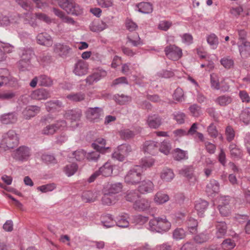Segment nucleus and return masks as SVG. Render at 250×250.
<instances>
[{"label": "nucleus", "instance_id": "1", "mask_svg": "<svg viewBox=\"0 0 250 250\" xmlns=\"http://www.w3.org/2000/svg\"><path fill=\"white\" fill-rule=\"evenodd\" d=\"M19 143L18 135L14 130H9L3 135V138L0 144V147L5 150L12 149L17 146Z\"/></svg>", "mask_w": 250, "mask_h": 250}, {"label": "nucleus", "instance_id": "2", "mask_svg": "<svg viewBox=\"0 0 250 250\" xmlns=\"http://www.w3.org/2000/svg\"><path fill=\"white\" fill-rule=\"evenodd\" d=\"M143 171L140 166H135L131 168L125 176V182L131 185L138 184L141 181Z\"/></svg>", "mask_w": 250, "mask_h": 250}, {"label": "nucleus", "instance_id": "3", "mask_svg": "<svg viewBox=\"0 0 250 250\" xmlns=\"http://www.w3.org/2000/svg\"><path fill=\"white\" fill-rule=\"evenodd\" d=\"M59 5L68 14L78 16L82 14L83 9L72 0H57Z\"/></svg>", "mask_w": 250, "mask_h": 250}, {"label": "nucleus", "instance_id": "4", "mask_svg": "<svg viewBox=\"0 0 250 250\" xmlns=\"http://www.w3.org/2000/svg\"><path fill=\"white\" fill-rule=\"evenodd\" d=\"M66 126V122L63 120H58L55 124L46 125L42 130L45 135H52L58 130H63Z\"/></svg>", "mask_w": 250, "mask_h": 250}, {"label": "nucleus", "instance_id": "5", "mask_svg": "<svg viewBox=\"0 0 250 250\" xmlns=\"http://www.w3.org/2000/svg\"><path fill=\"white\" fill-rule=\"evenodd\" d=\"M31 155L30 149L25 146H21L13 151V158L18 161H27Z\"/></svg>", "mask_w": 250, "mask_h": 250}, {"label": "nucleus", "instance_id": "6", "mask_svg": "<svg viewBox=\"0 0 250 250\" xmlns=\"http://www.w3.org/2000/svg\"><path fill=\"white\" fill-rule=\"evenodd\" d=\"M14 18L18 21V23L19 22L20 19L22 18L24 23L29 24L33 27H35L37 26L35 13L32 12V10L26 11L23 14L15 15Z\"/></svg>", "mask_w": 250, "mask_h": 250}, {"label": "nucleus", "instance_id": "7", "mask_svg": "<svg viewBox=\"0 0 250 250\" xmlns=\"http://www.w3.org/2000/svg\"><path fill=\"white\" fill-rule=\"evenodd\" d=\"M165 52L167 57L171 60L177 61L182 55V49L175 45H169L165 48Z\"/></svg>", "mask_w": 250, "mask_h": 250}, {"label": "nucleus", "instance_id": "8", "mask_svg": "<svg viewBox=\"0 0 250 250\" xmlns=\"http://www.w3.org/2000/svg\"><path fill=\"white\" fill-rule=\"evenodd\" d=\"M230 201V198L229 196L222 197L220 198L218 209L222 215L227 216L230 214L231 208Z\"/></svg>", "mask_w": 250, "mask_h": 250}, {"label": "nucleus", "instance_id": "9", "mask_svg": "<svg viewBox=\"0 0 250 250\" xmlns=\"http://www.w3.org/2000/svg\"><path fill=\"white\" fill-rule=\"evenodd\" d=\"M103 113L101 108L96 107L89 108L86 112V117L90 122H98Z\"/></svg>", "mask_w": 250, "mask_h": 250}, {"label": "nucleus", "instance_id": "10", "mask_svg": "<svg viewBox=\"0 0 250 250\" xmlns=\"http://www.w3.org/2000/svg\"><path fill=\"white\" fill-rule=\"evenodd\" d=\"M92 146L96 151L87 154L86 158L89 161H97L100 157V153H104L107 149H109V147L100 146L96 143H93Z\"/></svg>", "mask_w": 250, "mask_h": 250}, {"label": "nucleus", "instance_id": "11", "mask_svg": "<svg viewBox=\"0 0 250 250\" xmlns=\"http://www.w3.org/2000/svg\"><path fill=\"white\" fill-rule=\"evenodd\" d=\"M88 65L82 60H79L74 65L73 72L76 75L82 76L87 74Z\"/></svg>", "mask_w": 250, "mask_h": 250}, {"label": "nucleus", "instance_id": "12", "mask_svg": "<svg viewBox=\"0 0 250 250\" xmlns=\"http://www.w3.org/2000/svg\"><path fill=\"white\" fill-rule=\"evenodd\" d=\"M31 97L37 100H46L50 97V93L46 89L39 88L32 92Z\"/></svg>", "mask_w": 250, "mask_h": 250}, {"label": "nucleus", "instance_id": "13", "mask_svg": "<svg viewBox=\"0 0 250 250\" xmlns=\"http://www.w3.org/2000/svg\"><path fill=\"white\" fill-rule=\"evenodd\" d=\"M106 75V72L104 70H97L92 75L87 77L85 81L89 84H92L95 82H97L102 78Z\"/></svg>", "mask_w": 250, "mask_h": 250}, {"label": "nucleus", "instance_id": "14", "mask_svg": "<svg viewBox=\"0 0 250 250\" xmlns=\"http://www.w3.org/2000/svg\"><path fill=\"white\" fill-rule=\"evenodd\" d=\"M38 43L49 47L53 44V40L51 37L46 33H41L36 37Z\"/></svg>", "mask_w": 250, "mask_h": 250}, {"label": "nucleus", "instance_id": "15", "mask_svg": "<svg viewBox=\"0 0 250 250\" xmlns=\"http://www.w3.org/2000/svg\"><path fill=\"white\" fill-rule=\"evenodd\" d=\"M54 52L61 57H65L69 53L71 48L61 43H57L53 46Z\"/></svg>", "mask_w": 250, "mask_h": 250}, {"label": "nucleus", "instance_id": "16", "mask_svg": "<svg viewBox=\"0 0 250 250\" xmlns=\"http://www.w3.org/2000/svg\"><path fill=\"white\" fill-rule=\"evenodd\" d=\"M82 115L81 109H75L67 110L64 114V117L67 120L71 122H76L79 121Z\"/></svg>", "mask_w": 250, "mask_h": 250}, {"label": "nucleus", "instance_id": "17", "mask_svg": "<svg viewBox=\"0 0 250 250\" xmlns=\"http://www.w3.org/2000/svg\"><path fill=\"white\" fill-rule=\"evenodd\" d=\"M118 200V198L117 196L113 195L105 190L102 197L101 202L103 205L111 206L115 204Z\"/></svg>", "mask_w": 250, "mask_h": 250}, {"label": "nucleus", "instance_id": "18", "mask_svg": "<svg viewBox=\"0 0 250 250\" xmlns=\"http://www.w3.org/2000/svg\"><path fill=\"white\" fill-rule=\"evenodd\" d=\"M147 123L150 128L156 129L161 125L162 118L157 114L149 115Z\"/></svg>", "mask_w": 250, "mask_h": 250}, {"label": "nucleus", "instance_id": "19", "mask_svg": "<svg viewBox=\"0 0 250 250\" xmlns=\"http://www.w3.org/2000/svg\"><path fill=\"white\" fill-rule=\"evenodd\" d=\"M158 147L157 142L150 140L145 142L143 149L145 152L154 155L157 152Z\"/></svg>", "mask_w": 250, "mask_h": 250}, {"label": "nucleus", "instance_id": "20", "mask_svg": "<svg viewBox=\"0 0 250 250\" xmlns=\"http://www.w3.org/2000/svg\"><path fill=\"white\" fill-rule=\"evenodd\" d=\"M154 185L153 183L149 180H144L142 182L141 185L138 187V190L143 194L151 192L154 189Z\"/></svg>", "mask_w": 250, "mask_h": 250}, {"label": "nucleus", "instance_id": "21", "mask_svg": "<svg viewBox=\"0 0 250 250\" xmlns=\"http://www.w3.org/2000/svg\"><path fill=\"white\" fill-rule=\"evenodd\" d=\"M123 187V183L121 182L112 183L107 185L106 189L105 190L115 195L122 191Z\"/></svg>", "mask_w": 250, "mask_h": 250}, {"label": "nucleus", "instance_id": "22", "mask_svg": "<svg viewBox=\"0 0 250 250\" xmlns=\"http://www.w3.org/2000/svg\"><path fill=\"white\" fill-rule=\"evenodd\" d=\"M17 121V117L14 112L5 113L0 117V121L3 124L8 125L15 123Z\"/></svg>", "mask_w": 250, "mask_h": 250}, {"label": "nucleus", "instance_id": "23", "mask_svg": "<svg viewBox=\"0 0 250 250\" xmlns=\"http://www.w3.org/2000/svg\"><path fill=\"white\" fill-rule=\"evenodd\" d=\"M40 111V107L32 105L26 107L23 111L22 113L26 119H29L31 117H34Z\"/></svg>", "mask_w": 250, "mask_h": 250}, {"label": "nucleus", "instance_id": "24", "mask_svg": "<svg viewBox=\"0 0 250 250\" xmlns=\"http://www.w3.org/2000/svg\"><path fill=\"white\" fill-rule=\"evenodd\" d=\"M239 50L241 57L246 59L250 56V42H244L239 45Z\"/></svg>", "mask_w": 250, "mask_h": 250}, {"label": "nucleus", "instance_id": "25", "mask_svg": "<svg viewBox=\"0 0 250 250\" xmlns=\"http://www.w3.org/2000/svg\"><path fill=\"white\" fill-rule=\"evenodd\" d=\"M217 229L216 237L217 238H222L225 236L228 229L226 223L223 221H217L215 224Z\"/></svg>", "mask_w": 250, "mask_h": 250}, {"label": "nucleus", "instance_id": "26", "mask_svg": "<svg viewBox=\"0 0 250 250\" xmlns=\"http://www.w3.org/2000/svg\"><path fill=\"white\" fill-rule=\"evenodd\" d=\"M219 190V184L215 180H211L207 185L206 191L209 195L217 193Z\"/></svg>", "mask_w": 250, "mask_h": 250}, {"label": "nucleus", "instance_id": "27", "mask_svg": "<svg viewBox=\"0 0 250 250\" xmlns=\"http://www.w3.org/2000/svg\"><path fill=\"white\" fill-rule=\"evenodd\" d=\"M149 207L150 202L145 199L135 201L133 204L134 208L138 211H144L148 209Z\"/></svg>", "mask_w": 250, "mask_h": 250}, {"label": "nucleus", "instance_id": "28", "mask_svg": "<svg viewBox=\"0 0 250 250\" xmlns=\"http://www.w3.org/2000/svg\"><path fill=\"white\" fill-rule=\"evenodd\" d=\"M158 232L168 231L171 227V223L166 218L159 217Z\"/></svg>", "mask_w": 250, "mask_h": 250}, {"label": "nucleus", "instance_id": "29", "mask_svg": "<svg viewBox=\"0 0 250 250\" xmlns=\"http://www.w3.org/2000/svg\"><path fill=\"white\" fill-rule=\"evenodd\" d=\"M82 200L85 203L94 202L97 199V193L91 191H85L82 195Z\"/></svg>", "mask_w": 250, "mask_h": 250}, {"label": "nucleus", "instance_id": "30", "mask_svg": "<svg viewBox=\"0 0 250 250\" xmlns=\"http://www.w3.org/2000/svg\"><path fill=\"white\" fill-rule=\"evenodd\" d=\"M232 98L228 95H224L219 96L215 100V102L220 106H225L232 102Z\"/></svg>", "mask_w": 250, "mask_h": 250}, {"label": "nucleus", "instance_id": "31", "mask_svg": "<svg viewBox=\"0 0 250 250\" xmlns=\"http://www.w3.org/2000/svg\"><path fill=\"white\" fill-rule=\"evenodd\" d=\"M34 55V51L31 48H24L21 50L20 53L21 59L24 61H31V59Z\"/></svg>", "mask_w": 250, "mask_h": 250}, {"label": "nucleus", "instance_id": "32", "mask_svg": "<svg viewBox=\"0 0 250 250\" xmlns=\"http://www.w3.org/2000/svg\"><path fill=\"white\" fill-rule=\"evenodd\" d=\"M39 77V85L44 87H50L53 84V81L51 77L45 75H41Z\"/></svg>", "mask_w": 250, "mask_h": 250}, {"label": "nucleus", "instance_id": "33", "mask_svg": "<svg viewBox=\"0 0 250 250\" xmlns=\"http://www.w3.org/2000/svg\"><path fill=\"white\" fill-rule=\"evenodd\" d=\"M85 95L84 93L80 92L78 93H72L66 96V98L70 101L73 102H79L84 100Z\"/></svg>", "mask_w": 250, "mask_h": 250}, {"label": "nucleus", "instance_id": "34", "mask_svg": "<svg viewBox=\"0 0 250 250\" xmlns=\"http://www.w3.org/2000/svg\"><path fill=\"white\" fill-rule=\"evenodd\" d=\"M169 199L168 195L161 191L157 192L154 198L155 202L158 204H164L168 201Z\"/></svg>", "mask_w": 250, "mask_h": 250}, {"label": "nucleus", "instance_id": "35", "mask_svg": "<svg viewBox=\"0 0 250 250\" xmlns=\"http://www.w3.org/2000/svg\"><path fill=\"white\" fill-rule=\"evenodd\" d=\"M137 7L139 12L145 14L150 13L153 10L152 5L149 2H141L137 5Z\"/></svg>", "mask_w": 250, "mask_h": 250}, {"label": "nucleus", "instance_id": "36", "mask_svg": "<svg viewBox=\"0 0 250 250\" xmlns=\"http://www.w3.org/2000/svg\"><path fill=\"white\" fill-rule=\"evenodd\" d=\"M208 206V203L205 200H199L196 202L195 208L199 216H202Z\"/></svg>", "mask_w": 250, "mask_h": 250}, {"label": "nucleus", "instance_id": "37", "mask_svg": "<svg viewBox=\"0 0 250 250\" xmlns=\"http://www.w3.org/2000/svg\"><path fill=\"white\" fill-rule=\"evenodd\" d=\"M187 225L189 232L195 234L197 232L198 222L196 220L190 217L187 221Z\"/></svg>", "mask_w": 250, "mask_h": 250}, {"label": "nucleus", "instance_id": "38", "mask_svg": "<svg viewBox=\"0 0 250 250\" xmlns=\"http://www.w3.org/2000/svg\"><path fill=\"white\" fill-rule=\"evenodd\" d=\"M173 157L174 160L178 161L187 159L188 158L187 152L177 148L174 151Z\"/></svg>", "mask_w": 250, "mask_h": 250}, {"label": "nucleus", "instance_id": "39", "mask_svg": "<svg viewBox=\"0 0 250 250\" xmlns=\"http://www.w3.org/2000/svg\"><path fill=\"white\" fill-rule=\"evenodd\" d=\"M9 72L6 68L0 69V86L6 84L9 80Z\"/></svg>", "mask_w": 250, "mask_h": 250}, {"label": "nucleus", "instance_id": "40", "mask_svg": "<svg viewBox=\"0 0 250 250\" xmlns=\"http://www.w3.org/2000/svg\"><path fill=\"white\" fill-rule=\"evenodd\" d=\"M10 23H18L14 16L11 17L10 19L6 16H0V26H7Z\"/></svg>", "mask_w": 250, "mask_h": 250}, {"label": "nucleus", "instance_id": "41", "mask_svg": "<svg viewBox=\"0 0 250 250\" xmlns=\"http://www.w3.org/2000/svg\"><path fill=\"white\" fill-rule=\"evenodd\" d=\"M174 177V173L171 169H163L161 172V178L163 181L169 182L173 179Z\"/></svg>", "mask_w": 250, "mask_h": 250}, {"label": "nucleus", "instance_id": "42", "mask_svg": "<svg viewBox=\"0 0 250 250\" xmlns=\"http://www.w3.org/2000/svg\"><path fill=\"white\" fill-rule=\"evenodd\" d=\"M99 171L100 174L104 177H108L112 173V166L109 163H106L100 168Z\"/></svg>", "mask_w": 250, "mask_h": 250}, {"label": "nucleus", "instance_id": "43", "mask_svg": "<svg viewBox=\"0 0 250 250\" xmlns=\"http://www.w3.org/2000/svg\"><path fill=\"white\" fill-rule=\"evenodd\" d=\"M193 167L192 166H187L180 169L179 173L181 175L190 179L193 176Z\"/></svg>", "mask_w": 250, "mask_h": 250}, {"label": "nucleus", "instance_id": "44", "mask_svg": "<svg viewBox=\"0 0 250 250\" xmlns=\"http://www.w3.org/2000/svg\"><path fill=\"white\" fill-rule=\"evenodd\" d=\"M78 166L75 163H72L66 165L64 168V171L68 176L74 175L77 171Z\"/></svg>", "mask_w": 250, "mask_h": 250}, {"label": "nucleus", "instance_id": "45", "mask_svg": "<svg viewBox=\"0 0 250 250\" xmlns=\"http://www.w3.org/2000/svg\"><path fill=\"white\" fill-rule=\"evenodd\" d=\"M114 98L119 104L124 105L131 100V97L124 94H116L114 95Z\"/></svg>", "mask_w": 250, "mask_h": 250}, {"label": "nucleus", "instance_id": "46", "mask_svg": "<svg viewBox=\"0 0 250 250\" xmlns=\"http://www.w3.org/2000/svg\"><path fill=\"white\" fill-rule=\"evenodd\" d=\"M240 118L246 125L249 124L250 123V107L245 108L242 111Z\"/></svg>", "mask_w": 250, "mask_h": 250}, {"label": "nucleus", "instance_id": "47", "mask_svg": "<svg viewBox=\"0 0 250 250\" xmlns=\"http://www.w3.org/2000/svg\"><path fill=\"white\" fill-rule=\"evenodd\" d=\"M171 148V147L169 141L165 140L160 145L159 150L165 155H167L169 154Z\"/></svg>", "mask_w": 250, "mask_h": 250}, {"label": "nucleus", "instance_id": "48", "mask_svg": "<svg viewBox=\"0 0 250 250\" xmlns=\"http://www.w3.org/2000/svg\"><path fill=\"white\" fill-rule=\"evenodd\" d=\"M125 200L128 202L136 201L139 198L138 192L134 190L127 191L125 196Z\"/></svg>", "mask_w": 250, "mask_h": 250}, {"label": "nucleus", "instance_id": "49", "mask_svg": "<svg viewBox=\"0 0 250 250\" xmlns=\"http://www.w3.org/2000/svg\"><path fill=\"white\" fill-rule=\"evenodd\" d=\"M207 41L212 49H214L217 48L219 42L217 37L214 34H211L208 36Z\"/></svg>", "mask_w": 250, "mask_h": 250}, {"label": "nucleus", "instance_id": "50", "mask_svg": "<svg viewBox=\"0 0 250 250\" xmlns=\"http://www.w3.org/2000/svg\"><path fill=\"white\" fill-rule=\"evenodd\" d=\"M46 108L48 111L52 109H57L62 106V103L59 100L50 101L45 104Z\"/></svg>", "mask_w": 250, "mask_h": 250}, {"label": "nucleus", "instance_id": "51", "mask_svg": "<svg viewBox=\"0 0 250 250\" xmlns=\"http://www.w3.org/2000/svg\"><path fill=\"white\" fill-rule=\"evenodd\" d=\"M209 238V235L208 234L200 233L194 236V240L197 243L202 244L207 242Z\"/></svg>", "mask_w": 250, "mask_h": 250}, {"label": "nucleus", "instance_id": "52", "mask_svg": "<svg viewBox=\"0 0 250 250\" xmlns=\"http://www.w3.org/2000/svg\"><path fill=\"white\" fill-rule=\"evenodd\" d=\"M186 236L185 231L181 228H177L173 232V237L176 240L184 239Z\"/></svg>", "mask_w": 250, "mask_h": 250}, {"label": "nucleus", "instance_id": "53", "mask_svg": "<svg viewBox=\"0 0 250 250\" xmlns=\"http://www.w3.org/2000/svg\"><path fill=\"white\" fill-rule=\"evenodd\" d=\"M148 220V218L147 217L142 216L141 215H136L132 217L133 223L141 225L146 223Z\"/></svg>", "mask_w": 250, "mask_h": 250}, {"label": "nucleus", "instance_id": "54", "mask_svg": "<svg viewBox=\"0 0 250 250\" xmlns=\"http://www.w3.org/2000/svg\"><path fill=\"white\" fill-rule=\"evenodd\" d=\"M127 42L131 43L134 46H137L139 45L143 44L139 36L137 34L133 38L128 36L127 37Z\"/></svg>", "mask_w": 250, "mask_h": 250}, {"label": "nucleus", "instance_id": "55", "mask_svg": "<svg viewBox=\"0 0 250 250\" xmlns=\"http://www.w3.org/2000/svg\"><path fill=\"white\" fill-rule=\"evenodd\" d=\"M127 215H122L117 219V225L120 228H126L129 226Z\"/></svg>", "mask_w": 250, "mask_h": 250}, {"label": "nucleus", "instance_id": "56", "mask_svg": "<svg viewBox=\"0 0 250 250\" xmlns=\"http://www.w3.org/2000/svg\"><path fill=\"white\" fill-rule=\"evenodd\" d=\"M119 133L121 138L125 140L132 138L135 135L134 132L128 129L122 130Z\"/></svg>", "mask_w": 250, "mask_h": 250}, {"label": "nucleus", "instance_id": "57", "mask_svg": "<svg viewBox=\"0 0 250 250\" xmlns=\"http://www.w3.org/2000/svg\"><path fill=\"white\" fill-rule=\"evenodd\" d=\"M56 188V185L54 183H50L42 185L37 188V189L42 192H47L53 190Z\"/></svg>", "mask_w": 250, "mask_h": 250}, {"label": "nucleus", "instance_id": "58", "mask_svg": "<svg viewBox=\"0 0 250 250\" xmlns=\"http://www.w3.org/2000/svg\"><path fill=\"white\" fill-rule=\"evenodd\" d=\"M31 64V61L21 59L18 62V67L20 71H24L28 70Z\"/></svg>", "mask_w": 250, "mask_h": 250}, {"label": "nucleus", "instance_id": "59", "mask_svg": "<svg viewBox=\"0 0 250 250\" xmlns=\"http://www.w3.org/2000/svg\"><path fill=\"white\" fill-rule=\"evenodd\" d=\"M42 160L47 164H55L57 163L56 159L52 155L43 154L42 156Z\"/></svg>", "mask_w": 250, "mask_h": 250}, {"label": "nucleus", "instance_id": "60", "mask_svg": "<svg viewBox=\"0 0 250 250\" xmlns=\"http://www.w3.org/2000/svg\"><path fill=\"white\" fill-rule=\"evenodd\" d=\"M118 149L121 151L125 156H127L132 151L131 147L128 144H122L120 145L118 147Z\"/></svg>", "mask_w": 250, "mask_h": 250}, {"label": "nucleus", "instance_id": "61", "mask_svg": "<svg viewBox=\"0 0 250 250\" xmlns=\"http://www.w3.org/2000/svg\"><path fill=\"white\" fill-rule=\"evenodd\" d=\"M86 152L83 149H79L72 153V156L77 161L83 160L85 156Z\"/></svg>", "mask_w": 250, "mask_h": 250}, {"label": "nucleus", "instance_id": "62", "mask_svg": "<svg viewBox=\"0 0 250 250\" xmlns=\"http://www.w3.org/2000/svg\"><path fill=\"white\" fill-rule=\"evenodd\" d=\"M207 131L210 137L216 138L218 134L216 126L213 123H211L207 128Z\"/></svg>", "mask_w": 250, "mask_h": 250}, {"label": "nucleus", "instance_id": "63", "mask_svg": "<svg viewBox=\"0 0 250 250\" xmlns=\"http://www.w3.org/2000/svg\"><path fill=\"white\" fill-rule=\"evenodd\" d=\"M226 135L227 136V140L228 142H230L232 141L235 137V132L230 126H228L226 129Z\"/></svg>", "mask_w": 250, "mask_h": 250}, {"label": "nucleus", "instance_id": "64", "mask_svg": "<svg viewBox=\"0 0 250 250\" xmlns=\"http://www.w3.org/2000/svg\"><path fill=\"white\" fill-rule=\"evenodd\" d=\"M189 110L194 117H198L201 113V107L196 104H194L189 107Z\"/></svg>", "mask_w": 250, "mask_h": 250}]
</instances>
